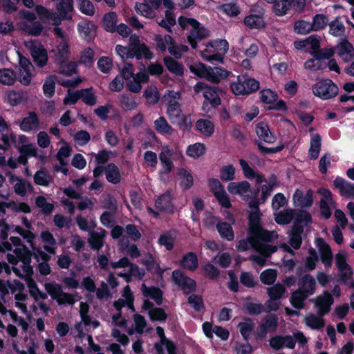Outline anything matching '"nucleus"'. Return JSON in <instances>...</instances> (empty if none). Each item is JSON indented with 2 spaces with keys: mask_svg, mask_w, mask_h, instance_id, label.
<instances>
[{
  "mask_svg": "<svg viewBox=\"0 0 354 354\" xmlns=\"http://www.w3.org/2000/svg\"><path fill=\"white\" fill-rule=\"evenodd\" d=\"M11 243L3 241L0 243V251H10L12 249V245L15 246L14 253L15 255L8 253L7 259L12 264V269L15 274L20 278L27 277L33 273L32 267L30 266L31 253L26 246L21 243L20 238L11 236Z\"/></svg>",
  "mask_w": 354,
  "mask_h": 354,
  "instance_id": "obj_1",
  "label": "nucleus"
},
{
  "mask_svg": "<svg viewBox=\"0 0 354 354\" xmlns=\"http://www.w3.org/2000/svg\"><path fill=\"white\" fill-rule=\"evenodd\" d=\"M115 52L124 61L134 57L138 59L142 57L147 59H151L153 57L149 48L145 44L140 43V38L136 35L130 36L128 46L117 45Z\"/></svg>",
  "mask_w": 354,
  "mask_h": 354,
  "instance_id": "obj_2",
  "label": "nucleus"
},
{
  "mask_svg": "<svg viewBox=\"0 0 354 354\" xmlns=\"http://www.w3.org/2000/svg\"><path fill=\"white\" fill-rule=\"evenodd\" d=\"M269 242L263 236L254 235V232L250 231L248 237L245 239L240 240L236 245V248L238 251L243 252L252 248L258 252L271 254L277 251V247L268 244Z\"/></svg>",
  "mask_w": 354,
  "mask_h": 354,
  "instance_id": "obj_3",
  "label": "nucleus"
},
{
  "mask_svg": "<svg viewBox=\"0 0 354 354\" xmlns=\"http://www.w3.org/2000/svg\"><path fill=\"white\" fill-rule=\"evenodd\" d=\"M178 22L182 28L190 31L188 41L193 48H196L197 41H201L209 35V31L194 18L180 17Z\"/></svg>",
  "mask_w": 354,
  "mask_h": 354,
  "instance_id": "obj_4",
  "label": "nucleus"
},
{
  "mask_svg": "<svg viewBox=\"0 0 354 354\" xmlns=\"http://www.w3.org/2000/svg\"><path fill=\"white\" fill-rule=\"evenodd\" d=\"M120 75L126 80L128 89L135 93H139L141 91L142 83H146L149 80V75L145 72L134 74L133 66L129 63L124 64Z\"/></svg>",
  "mask_w": 354,
  "mask_h": 354,
  "instance_id": "obj_5",
  "label": "nucleus"
},
{
  "mask_svg": "<svg viewBox=\"0 0 354 354\" xmlns=\"http://www.w3.org/2000/svg\"><path fill=\"white\" fill-rule=\"evenodd\" d=\"M250 231L254 232V235H261L263 238L268 241H273L277 239L278 234L275 231H268L263 229L260 224L259 209L257 202L252 201L250 203Z\"/></svg>",
  "mask_w": 354,
  "mask_h": 354,
  "instance_id": "obj_6",
  "label": "nucleus"
},
{
  "mask_svg": "<svg viewBox=\"0 0 354 354\" xmlns=\"http://www.w3.org/2000/svg\"><path fill=\"white\" fill-rule=\"evenodd\" d=\"M228 49V42L225 39H218L209 42L201 55L207 62H223V56Z\"/></svg>",
  "mask_w": 354,
  "mask_h": 354,
  "instance_id": "obj_7",
  "label": "nucleus"
},
{
  "mask_svg": "<svg viewBox=\"0 0 354 354\" xmlns=\"http://www.w3.org/2000/svg\"><path fill=\"white\" fill-rule=\"evenodd\" d=\"M296 342L301 345L307 343L308 339L302 332L293 333L292 335H275L270 339V346L274 350H280L283 348L293 349Z\"/></svg>",
  "mask_w": 354,
  "mask_h": 354,
  "instance_id": "obj_8",
  "label": "nucleus"
},
{
  "mask_svg": "<svg viewBox=\"0 0 354 354\" xmlns=\"http://www.w3.org/2000/svg\"><path fill=\"white\" fill-rule=\"evenodd\" d=\"M167 106V113L170 120H177L181 117V93L180 91H167L163 96Z\"/></svg>",
  "mask_w": 354,
  "mask_h": 354,
  "instance_id": "obj_9",
  "label": "nucleus"
},
{
  "mask_svg": "<svg viewBox=\"0 0 354 354\" xmlns=\"http://www.w3.org/2000/svg\"><path fill=\"white\" fill-rule=\"evenodd\" d=\"M122 298L119 299L118 301L114 302V307L115 309L118 311V314L113 315L112 317L113 322L115 324V325L119 326H123L126 324V320L121 317L120 315V310L121 308L127 306L129 309L134 311L133 308V295L131 290H130V288L129 286H126L122 291Z\"/></svg>",
  "mask_w": 354,
  "mask_h": 354,
  "instance_id": "obj_10",
  "label": "nucleus"
},
{
  "mask_svg": "<svg viewBox=\"0 0 354 354\" xmlns=\"http://www.w3.org/2000/svg\"><path fill=\"white\" fill-rule=\"evenodd\" d=\"M312 91L315 96L322 100H328L335 97L339 89L331 80L326 79L314 84Z\"/></svg>",
  "mask_w": 354,
  "mask_h": 354,
  "instance_id": "obj_11",
  "label": "nucleus"
},
{
  "mask_svg": "<svg viewBox=\"0 0 354 354\" xmlns=\"http://www.w3.org/2000/svg\"><path fill=\"white\" fill-rule=\"evenodd\" d=\"M44 288L51 298L55 300L59 305H73L76 301L74 295L63 292L62 286L57 283H46Z\"/></svg>",
  "mask_w": 354,
  "mask_h": 354,
  "instance_id": "obj_12",
  "label": "nucleus"
},
{
  "mask_svg": "<svg viewBox=\"0 0 354 354\" xmlns=\"http://www.w3.org/2000/svg\"><path fill=\"white\" fill-rule=\"evenodd\" d=\"M24 46L30 53L37 66L43 67L47 64L48 59L47 51L39 41H26Z\"/></svg>",
  "mask_w": 354,
  "mask_h": 354,
  "instance_id": "obj_13",
  "label": "nucleus"
},
{
  "mask_svg": "<svg viewBox=\"0 0 354 354\" xmlns=\"http://www.w3.org/2000/svg\"><path fill=\"white\" fill-rule=\"evenodd\" d=\"M251 14L244 19V24L250 28H262L265 26L263 18L265 10L261 4H254L251 8Z\"/></svg>",
  "mask_w": 354,
  "mask_h": 354,
  "instance_id": "obj_14",
  "label": "nucleus"
},
{
  "mask_svg": "<svg viewBox=\"0 0 354 354\" xmlns=\"http://www.w3.org/2000/svg\"><path fill=\"white\" fill-rule=\"evenodd\" d=\"M310 301L314 304L317 313L326 315L330 311L334 299L330 293L324 291L322 294L311 299Z\"/></svg>",
  "mask_w": 354,
  "mask_h": 354,
  "instance_id": "obj_15",
  "label": "nucleus"
},
{
  "mask_svg": "<svg viewBox=\"0 0 354 354\" xmlns=\"http://www.w3.org/2000/svg\"><path fill=\"white\" fill-rule=\"evenodd\" d=\"M335 260L341 281L346 282L353 274L352 268L347 263L346 254L343 252H339L336 254Z\"/></svg>",
  "mask_w": 354,
  "mask_h": 354,
  "instance_id": "obj_16",
  "label": "nucleus"
},
{
  "mask_svg": "<svg viewBox=\"0 0 354 354\" xmlns=\"http://www.w3.org/2000/svg\"><path fill=\"white\" fill-rule=\"evenodd\" d=\"M195 93H203V97L212 106H218L221 104V99L216 91L204 82H198L194 86Z\"/></svg>",
  "mask_w": 354,
  "mask_h": 354,
  "instance_id": "obj_17",
  "label": "nucleus"
},
{
  "mask_svg": "<svg viewBox=\"0 0 354 354\" xmlns=\"http://www.w3.org/2000/svg\"><path fill=\"white\" fill-rule=\"evenodd\" d=\"M172 279L174 283L186 294L190 293L196 289V282L179 270L173 272Z\"/></svg>",
  "mask_w": 354,
  "mask_h": 354,
  "instance_id": "obj_18",
  "label": "nucleus"
},
{
  "mask_svg": "<svg viewBox=\"0 0 354 354\" xmlns=\"http://www.w3.org/2000/svg\"><path fill=\"white\" fill-rule=\"evenodd\" d=\"M33 66L26 57H20L19 68V81L24 85H29L32 80Z\"/></svg>",
  "mask_w": 354,
  "mask_h": 354,
  "instance_id": "obj_19",
  "label": "nucleus"
},
{
  "mask_svg": "<svg viewBox=\"0 0 354 354\" xmlns=\"http://www.w3.org/2000/svg\"><path fill=\"white\" fill-rule=\"evenodd\" d=\"M227 190L230 194L239 195L244 200H248L252 194L250 185L247 181L230 183L227 185Z\"/></svg>",
  "mask_w": 354,
  "mask_h": 354,
  "instance_id": "obj_20",
  "label": "nucleus"
},
{
  "mask_svg": "<svg viewBox=\"0 0 354 354\" xmlns=\"http://www.w3.org/2000/svg\"><path fill=\"white\" fill-rule=\"evenodd\" d=\"M324 316V315H320L319 313L317 314L308 313L304 318V323L312 330H320L326 324L325 319L323 318Z\"/></svg>",
  "mask_w": 354,
  "mask_h": 354,
  "instance_id": "obj_21",
  "label": "nucleus"
},
{
  "mask_svg": "<svg viewBox=\"0 0 354 354\" xmlns=\"http://www.w3.org/2000/svg\"><path fill=\"white\" fill-rule=\"evenodd\" d=\"M298 286L299 290L309 297L316 291V281L312 275L305 274L299 280Z\"/></svg>",
  "mask_w": 354,
  "mask_h": 354,
  "instance_id": "obj_22",
  "label": "nucleus"
},
{
  "mask_svg": "<svg viewBox=\"0 0 354 354\" xmlns=\"http://www.w3.org/2000/svg\"><path fill=\"white\" fill-rule=\"evenodd\" d=\"M156 209L160 212L167 213H173L174 205L172 204V196L169 192H166L160 196L156 201L155 203Z\"/></svg>",
  "mask_w": 354,
  "mask_h": 354,
  "instance_id": "obj_23",
  "label": "nucleus"
},
{
  "mask_svg": "<svg viewBox=\"0 0 354 354\" xmlns=\"http://www.w3.org/2000/svg\"><path fill=\"white\" fill-rule=\"evenodd\" d=\"M56 8L58 12L57 15L60 17V21L63 19H72L73 0H59Z\"/></svg>",
  "mask_w": 354,
  "mask_h": 354,
  "instance_id": "obj_24",
  "label": "nucleus"
},
{
  "mask_svg": "<svg viewBox=\"0 0 354 354\" xmlns=\"http://www.w3.org/2000/svg\"><path fill=\"white\" fill-rule=\"evenodd\" d=\"M317 246L321 256L322 262L325 266L330 267L333 261V254L330 246L324 240H317Z\"/></svg>",
  "mask_w": 354,
  "mask_h": 354,
  "instance_id": "obj_25",
  "label": "nucleus"
},
{
  "mask_svg": "<svg viewBox=\"0 0 354 354\" xmlns=\"http://www.w3.org/2000/svg\"><path fill=\"white\" fill-rule=\"evenodd\" d=\"M10 182L11 183H15L14 185V191L19 196H25L28 192H30L32 189L31 184L14 175L10 176Z\"/></svg>",
  "mask_w": 354,
  "mask_h": 354,
  "instance_id": "obj_26",
  "label": "nucleus"
},
{
  "mask_svg": "<svg viewBox=\"0 0 354 354\" xmlns=\"http://www.w3.org/2000/svg\"><path fill=\"white\" fill-rule=\"evenodd\" d=\"M334 186L339 189L340 194L346 198L354 199V185L345 181L341 178H336L333 181Z\"/></svg>",
  "mask_w": 354,
  "mask_h": 354,
  "instance_id": "obj_27",
  "label": "nucleus"
},
{
  "mask_svg": "<svg viewBox=\"0 0 354 354\" xmlns=\"http://www.w3.org/2000/svg\"><path fill=\"white\" fill-rule=\"evenodd\" d=\"M172 154V151L168 145H164L162 147L161 152L159 154V158L162 165L163 171L167 174L170 173L173 168V163L171 160Z\"/></svg>",
  "mask_w": 354,
  "mask_h": 354,
  "instance_id": "obj_28",
  "label": "nucleus"
},
{
  "mask_svg": "<svg viewBox=\"0 0 354 354\" xmlns=\"http://www.w3.org/2000/svg\"><path fill=\"white\" fill-rule=\"evenodd\" d=\"M35 10L41 20L51 21L56 26L60 24V17L57 13L50 11L41 5H37Z\"/></svg>",
  "mask_w": 354,
  "mask_h": 354,
  "instance_id": "obj_29",
  "label": "nucleus"
},
{
  "mask_svg": "<svg viewBox=\"0 0 354 354\" xmlns=\"http://www.w3.org/2000/svg\"><path fill=\"white\" fill-rule=\"evenodd\" d=\"M230 72L220 67L209 66L206 80L212 83H219L226 79Z\"/></svg>",
  "mask_w": 354,
  "mask_h": 354,
  "instance_id": "obj_30",
  "label": "nucleus"
},
{
  "mask_svg": "<svg viewBox=\"0 0 354 354\" xmlns=\"http://www.w3.org/2000/svg\"><path fill=\"white\" fill-rule=\"evenodd\" d=\"M338 55L344 61L354 58V48L347 40L342 41L337 46Z\"/></svg>",
  "mask_w": 354,
  "mask_h": 354,
  "instance_id": "obj_31",
  "label": "nucleus"
},
{
  "mask_svg": "<svg viewBox=\"0 0 354 354\" xmlns=\"http://www.w3.org/2000/svg\"><path fill=\"white\" fill-rule=\"evenodd\" d=\"M293 202L295 205L302 207H310L313 203V192L308 190L306 194L297 189L293 195Z\"/></svg>",
  "mask_w": 354,
  "mask_h": 354,
  "instance_id": "obj_32",
  "label": "nucleus"
},
{
  "mask_svg": "<svg viewBox=\"0 0 354 354\" xmlns=\"http://www.w3.org/2000/svg\"><path fill=\"white\" fill-rule=\"evenodd\" d=\"M142 309L148 310L149 315L152 320L164 321L167 318V315L161 308H153V304L149 300H145L142 305Z\"/></svg>",
  "mask_w": 354,
  "mask_h": 354,
  "instance_id": "obj_33",
  "label": "nucleus"
},
{
  "mask_svg": "<svg viewBox=\"0 0 354 354\" xmlns=\"http://www.w3.org/2000/svg\"><path fill=\"white\" fill-rule=\"evenodd\" d=\"M256 133L259 139L266 142L273 143L275 141V137L270 131L268 124L263 122L257 124Z\"/></svg>",
  "mask_w": 354,
  "mask_h": 354,
  "instance_id": "obj_34",
  "label": "nucleus"
},
{
  "mask_svg": "<svg viewBox=\"0 0 354 354\" xmlns=\"http://www.w3.org/2000/svg\"><path fill=\"white\" fill-rule=\"evenodd\" d=\"M89 310V306L84 302H80V314L81 316L82 322L75 325V328L78 330V336L82 337L84 335L83 330L81 329L82 324L83 323L85 326H90L91 317L88 316V313Z\"/></svg>",
  "mask_w": 354,
  "mask_h": 354,
  "instance_id": "obj_35",
  "label": "nucleus"
},
{
  "mask_svg": "<svg viewBox=\"0 0 354 354\" xmlns=\"http://www.w3.org/2000/svg\"><path fill=\"white\" fill-rule=\"evenodd\" d=\"M39 127V120L35 113H30L20 123V128L25 132L37 130Z\"/></svg>",
  "mask_w": 354,
  "mask_h": 354,
  "instance_id": "obj_36",
  "label": "nucleus"
},
{
  "mask_svg": "<svg viewBox=\"0 0 354 354\" xmlns=\"http://www.w3.org/2000/svg\"><path fill=\"white\" fill-rule=\"evenodd\" d=\"M106 180L113 184H118L121 180L119 168L114 163H109L104 168Z\"/></svg>",
  "mask_w": 354,
  "mask_h": 354,
  "instance_id": "obj_37",
  "label": "nucleus"
},
{
  "mask_svg": "<svg viewBox=\"0 0 354 354\" xmlns=\"http://www.w3.org/2000/svg\"><path fill=\"white\" fill-rule=\"evenodd\" d=\"M141 290L143 295L149 299H151L156 301L158 305H160L162 303V291L155 287H147L145 283H143L141 286Z\"/></svg>",
  "mask_w": 354,
  "mask_h": 354,
  "instance_id": "obj_38",
  "label": "nucleus"
},
{
  "mask_svg": "<svg viewBox=\"0 0 354 354\" xmlns=\"http://www.w3.org/2000/svg\"><path fill=\"white\" fill-rule=\"evenodd\" d=\"M106 235V232L104 229H100L96 232L91 231L88 239L91 246L95 250L100 249L103 245V240Z\"/></svg>",
  "mask_w": 354,
  "mask_h": 354,
  "instance_id": "obj_39",
  "label": "nucleus"
},
{
  "mask_svg": "<svg viewBox=\"0 0 354 354\" xmlns=\"http://www.w3.org/2000/svg\"><path fill=\"white\" fill-rule=\"evenodd\" d=\"M328 33L333 37H342L345 34V26L341 21L340 17H336L333 21L328 22Z\"/></svg>",
  "mask_w": 354,
  "mask_h": 354,
  "instance_id": "obj_40",
  "label": "nucleus"
},
{
  "mask_svg": "<svg viewBox=\"0 0 354 354\" xmlns=\"http://www.w3.org/2000/svg\"><path fill=\"white\" fill-rule=\"evenodd\" d=\"M52 51L57 63H62L68 58V47L67 43L64 39Z\"/></svg>",
  "mask_w": 354,
  "mask_h": 354,
  "instance_id": "obj_41",
  "label": "nucleus"
},
{
  "mask_svg": "<svg viewBox=\"0 0 354 354\" xmlns=\"http://www.w3.org/2000/svg\"><path fill=\"white\" fill-rule=\"evenodd\" d=\"M164 63L169 71L176 76H183L184 74V66L180 63L169 57L164 58Z\"/></svg>",
  "mask_w": 354,
  "mask_h": 354,
  "instance_id": "obj_42",
  "label": "nucleus"
},
{
  "mask_svg": "<svg viewBox=\"0 0 354 354\" xmlns=\"http://www.w3.org/2000/svg\"><path fill=\"white\" fill-rule=\"evenodd\" d=\"M218 9L230 17H235L241 13L240 8L235 1H230L221 4L218 6Z\"/></svg>",
  "mask_w": 354,
  "mask_h": 354,
  "instance_id": "obj_43",
  "label": "nucleus"
},
{
  "mask_svg": "<svg viewBox=\"0 0 354 354\" xmlns=\"http://www.w3.org/2000/svg\"><path fill=\"white\" fill-rule=\"evenodd\" d=\"M19 27L25 32L34 36L39 35L43 30L41 23L35 20L30 23H19Z\"/></svg>",
  "mask_w": 354,
  "mask_h": 354,
  "instance_id": "obj_44",
  "label": "nucleus"
},
{
  "mask_svg": "<svg viewBox=\"0 0 354 354\" xmlns=\"http://www.w3.org/2000/svg\"><path fill=\"white\" fill-rule=\"evenodd\" d=\"M196 127L198 131L207 137L211 136L214 131V124L209 120L199 119L196 122Z\"/></svg>",
  "mask_w": 354,
  "mask_h": 354,
  "instance_id": "obj_45",
  "label": "nucleus"
},
{
  "mask_svg": "<svg viewBox=\"0 0 354 354\" xmlns=\"http://www.w3.org/2000/svg\"><path fill=\"white\" fill-rule=\"evenodd\" d=\"M7 230L11 232H17L24 239H26L27 242L30 244V246L33 248V241L35 238V234L30 230H24V228L19 225H5Z\"/></svg>",
  "mask_w": 354,
  "mask_h": 354,
  "instance_id": "obj_46",
  "label": "nucleus"
},
{
  "mask_svg": "<svg viewBox=\"0 0 354 354\" xmlns=\"http://www.w3.org/2000/svg\"><path fill=\"white\" fill-rule=\"evenodd\" d=\"M302 233L303 228L298 224H295L293 226L292 232L290 234V244L295 250L299 249L300 248L302 241Z\"/></svg>",
  "mask_w": 354,
  "mask_h": 354,
  "instance_id": "obj_47",
  "label": "nucleus"
},
{
  "mask_svg": "<svg viewBox=\"0 0 354 354\" xmlns=\"http://www.w3.org/2000/svg\"><path fill=\"white\" fill-rule=\"evenodd\" d=\"M321 149V137L318 133L311 136L310 147L308 154L311 159L315 160L318 158Z\"/></svg>",
  "mask_w": 354,
  "mask_h": 354,
  "instance_id": "obj_48",
  "label": "nucleus"
},
{
  "mask_svg": "<svg viewBox=\"0 0 354 354\" xmlns=\"http://www.w3.org/2000/svg\"><path fill=\"white\" fill-rule=\"evenodd\" d=\"M180 266L189 270H194L198 267V258L195 253L188 252L180 261Z\"/></svg>",
  "mask_w": 354,
  "mask_h": 354,
  "instance_id": "obj_49",
  "label": "nucleus"
},
{
  "mask_svg": "<svg viewBox=\"0 0 354 354\" xmlns=\"http://www.w3.org/2000/svg\"><path fill=\"white\" fill-rule=\"evenodd\" d=\"M308 297L307 295L297 289L291 294L290 302L294 308L301 309L304 308V301Z\"/></svg>",
  "mask_w": 354,
  "mask_h": 354,
  "instance_id": "obj_50",
  "label": "nucleus"
},
{
  "mask_svg": "<svg viewBox=\"0 0 354 354\" xmlns=\"http://www.w3.org/2000/svg\"><path fill=\"white\" fill-rule=\"evenodd\" d=\"M275 221L280 225H286L290 223L295 216V212L293 209H288L281 211L274 214Z\"/></svg>",
  "mask_w": 354,
  "mask_h": 354,
  "instance_id": "obj_51",
  "label": "nucleus"
},
{
  "mask_svg": "<svg viewBox=\"0 0 354 354\" xmlns=\"http://www.w3.org/2000/svg\"><path fill=\"white\" fill-rule=\"evenodd\" d=\"M42 241L45 243L44 249L49 253L55 252L56 240L53 234L48 231H44L41 233Z\"/></svg>",
  "mask_w": 354,
  "mask_h": 354,
  "instance_id": "obj_52",
  "label": "nucleus"
},
{
  "mask_svg": "<svg viewBox=\"0 0 354 354\" xmlns=\"http://www.w3.org/2000/svg\"><path fill=\"white\" fill-rule=\"evenodd\" d=\"M117 23V15L115 12H110L104 15L103 17V27L110 32L115 31V26Z\"/></svg>",
  "mask_w": 354,
  "mask_h": 354,
  "instance_id": "obj_53",
  "label": "nucleus"
},
{
  "mask_svg": "<svg viewBox=\"0 0 354 354\" xmlns=\"http://www.w3.org/2000/svg\"><path fill=\"white\" fill-rule=\"evenodd\" d=\"M154 39L156 43L157 49L162 52L166 51L168 47L174 42L172 37L168 35L164 36L156 35Z\"/></svg>",
  "mask_w": 354,
  "mask_h": 354,
  "instance_id": "obj_54",
  "label": "nucleus"
},
{
  "mask_svg": "<svg viewBox=\"0 0 354 354\" xmlns=\"http://www.w3.org/2000/svg\"><path fill=\"white\" fill-rule=\"evenodd\" d=\"M29 300L27 295L21 292L17 293L15 295V306L19 308L23 314L26 315L28 313L27 305Z\"/></svg>",
  "mask_w": 354,
  "mask_h": 354,
  "instance_id": "obj_55",
  "label": "nucleus"
},
{
  "mask_svg": "<svg viewBox=\"0 0 354 354\" xmlns=\"http://www.w3.org/2000/svg\"><path fill=\"white\" fill-rule=\"evenodd\" d=\"M16 81L15 72L9 68L0 69V82L4 85H12Z\"/></svg>",
  "mask_w": 354,
  "mask_h": 354,
  "instance_id": "obj_56",
  "label": "nucleus"
},
{
  "mask_svg": "<svg viewBox=\"0 0 354 354\" xmlns=\"http://www.w3.org/2000/svg\"><path fill=\"white\" fill-rule=\"evenodd\" d=\"M216 228L222 238L226 239L227 241L234 239V235L230 224L225 222L218 223L216 225Z\"/></svg>",
  "mask_w": 354,
  "mask_h": 354,
  "instance_id": "obj_57",
  "label": "nucleus"
},
{
  "mask_svg": "<svg viewBox=\"0 0 354 354\" xmlns=\"http://www.w3.org/2000/svg\"><path fill=\"white\" fill-rule=\"evenodd\" d=\"M278 325V318L274 315H268L261 324V329L265 332H273L276 330Z\"/></svg>",
  "mask_w": 354,
  "mask_h": 354,
  "instance_id": "obj_58",
  "label": "nucleus"
},
{
  "mask_svg": "<svg viewBox=\"0 0 354 354\" xmlns=\"http://www.w3.org/2000/svg\"><path fill=\"white\" fill-rule=\"evenodd\" d=\"M178 176L180 180V185L185 189L190 188L194 183V179L192 174L185 169H179L178 170Z\"/></svg>",
  "mask_w": 354,
  "mask_h": 354,
  "instance_id": "obj_59",
  "label": "nucleus"
},
{
  "mask_svg": "<svg viewBox=\"0 0 354 354\" xmlns=\"http://www.w3.org/2000/svg\"><path fill=\"white\" fill-rule=\"evenodd\" d=\"M311 24L313 31H319L328 24V19L323 14H317L313 17Z\"/></svg>",
  "mask_w": 354,
  "mask_h": 354,
  "instance_id": "obj_60",
  "label": "nucleus"
},
{
  "mask_svg": "<svg viewBox=\"0 0 354 354\" xmlns=\"http://www.w3.org/2000/svg\"><path fill=\"white\" fill-rule=\"evenodd\" d=\"M120 106L125 110H134L138 106L135 97L131 95L123 94L120 95Z\"/></svg>",
  "mask_w": 354,
  "mask_h": 354,
  "instance_id": "obj_61",
  "label": "nucleus"
},
{
  "mask_svg": "<svg viewBox=\"0 0 354 354\" xmlns=\"http://www.w3.org/2000/svg\"><path fill=\"white\" fill-rule=\"evenodd\" d=\"M292 0H281L277 1L273 6L274 12L278 16L285 15L290 9Z\"/></svg>",
  "mask_w": 354,
  "mask_h": 354,
  "instance_id": "obj_62",
  "label": "nucleus"
},
{
  "mask_svg": "<svg viewBox=\"0 0 354 354\" xmlns=\"http://www.w3.org/2000/svg\"><path fill=\"white\" fill-rule=\"evenodd\" d=\"M205 152V147L201 143H195L189 145L186 151L187 155L193 158H197L203 156Z\"/></svg>",
  "mask_w": 354,
  "mask_h": 354,
  "instance_id": "obj_63",
  "label": "nucleus"
},
{
  "mask_svg": "<svg viewBox=\"0 0 354 354\" xmlns=\"http://www.w3.org/2000/svg\"><path fill=\"white\" fill-rule=\"evenodd\" d=\"M155 129L160 133L171 134L173 133L172 127L168 124L164 117H159L154 121Z\"/></svg>",
  "mask_w": 354,
  "mask_h": 354,
  "instance_id": "obj_64",
  "label": "nucleus"
}]
</instances>
